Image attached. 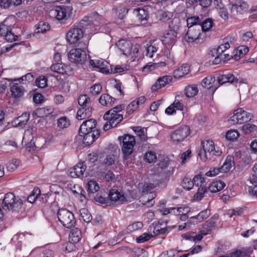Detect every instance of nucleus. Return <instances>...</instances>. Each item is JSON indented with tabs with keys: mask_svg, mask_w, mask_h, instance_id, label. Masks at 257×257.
<instances>
[{
	"mask_svg": "<svg viewBox=\"0 0 257 257\" xmlns=\"http://www.w3.org/2000/svg\"><path fill=\"white\" fill-rule=\"evenodd\" d=\"M202 149L198 155L203 162L213 159L214 156H220L222 151L218 147H215L212 140H205L202 142Z\"/></svg>",
	"mask_w": 257,
	"mask_h": 257,
	"instance_id": "obj_1",
	"label": "nucleus"
},
{
	"mask_svg": "<svg viewBox=\"0 0 257 257\" xmlns=\"http://www.w3.org/2000/svg\"><path fill=\"white\" fill-rule=\"evenodd\" d=\"M23 205L22 200L17 198L13 193L5 194L2 203L3 209L5 211H18Z\"/></svg>",
	"mask_w": 257,
	"mask_h": 257,
	"instance_id": "obj_2",
	"label": "nucleus"
},
{
	"mask_svg": "<svg viewBox=\"0 0 257 257\" xmlns=\"http://www.w3.org/2000/svg\"><path fill=\"white\" fill-rule=\"evenodd\" d=\"M59 221L66 228H70L74 226L76 220L73 213L66 209H59L57 213Z\"/></svg>",
	"mask_w": 257,
	"mask_h": 257,
	"instance_id": "obj_3",
	"label": "nucleus"
},
{
	"mask_svg": "<svg viewBox=\"0 0 257 257\" xmlns=\"http://www.w3.org/2000/svg\"><path fill=\"white\" fill-rule=\"evenodd\" d=\"M119 141L122 142L121 150L123 154V159L126 160L128 156L131 155L134 149V146L136 143L135 137L129 135L118 137Z\"/></svg>",
	"mask_w": 257,
	"mask_h": 257,
	"instance_id": "obj_4",
	"label": "nucleus"
},
{
	"mask_svg": "<svg viewBox=\"0 0 257 257\" xmlns=\"http://www.w3.org/2000/svg\"><path fill=\"white\" fill-rule=\"evenodd\" d=\"M104 120H107L103 126V130L107 131L111 128L116 127L117 124L123 119L122 114L110 112L109 114L106 111L103 115Z\"/></svg>",
	"mask_w": 257,
	"mask_h": 257,
	"instance_id": "obj_5",
	"label": "nucleus"
},
{
	"mask_svg": "<svg viewBox=\"0 0 257 257\" xmlns=\"http://www.w3.org/2000/svg\"><path fill=\"white\" fill-rule=\"evenodd\" d=\"M252 117L251 113L239 108L234 111V114L230 117V121L233 124H241L249 121Z\"/></svg>",
	"mask_w": 257,
	"mask_h": 257,
	"instance_id": "obj_6",
	"label": "nucleus"
},
{
	"mask_svg": "<svg viewBox=\"0 0 257 257\" xmlns=\"http://www.w3.org/2000/svg\"><path fill=\"white\" fill-rule=\"evenodd\" d=\"M69 60L74 63L82 64L86 59V53L79 48L72 49L68 54Z\"/></svg>",
	"mask_w": 257,
	"mask_h": 257,
	"instance_id": "obj_7",
	"label": "nucleus"
},
{
	"mask_svg": "<svg viewBox=\"0 0 257 257\" xmlns=\"http://www.w3.org/2000/svg\"><path fill=\"white\" fill-rule=\"evenodd\" d=\"M83 31L80 28L74 27L67 33L66 38L69 44H75L83 36Z\"/></svg>",
	"mask_w": 257,
	"mask_h": 257,
	"instance_id": "obj_8",
	"label": "nucleus"
},
{
	"mask_svg": "<svg viewBox=\"0 0 257 257\" xmlns=\"http://www.w3.org/2000/svg\"><path fill=\"white\" fill-rule=\"evenodd\" d=\"M189 134V128L186 125L181 126L171 134V139L174 142L183 141Z\"/></svg>",
	"mask_w": 257,
	"mask_h": 257,
	"instance_id": "obj_9",
	"label": "nucleus"
},
{
	"mask_svg": "<svg viewBox=\"0 0 257 257\" xmlns=\"http://www.w3.org/2000/svg\"><path fill=\"white\" fill-rule=\"evenodd\" d=\"M178 28L177 26L172 27L171 25H169V30L162 37V41L164 44L172 45L176 42L177 35V30Z\"/></svg>",
	"mask_w": 257,
	"mask_h": 257,
	"instance_id": "obj_10",
	"label": "nucleus"
},
{
	"mask_svg": "<svg viewBox=\"0 0 257 257\" xmlns=\"http://www.w3.org/2000/svg\"><path fill=\"white\" fill-rule=\"evenodd\" d=\"M200 26L197 27L188 28L185 36V40L188 43H193L199 38L201 30Z\"/></svg>",
	"mask_w": 257,
	"mask_h": 257,
	"instance_id": "obj_11",
	"label": "nucleus"
},
{
	"mask_svg": "<svg viewBox=\"0 0 257 257\" xmlns=\"http://www.w3.org/2000/svg\"><path fill=\"white\" fill-rule=\"evenodd\" d=\"M90 65L94 68L99 69V71L105 74L109 73V64L103 59L90 60Z\"/></svg>",
	"mask_w": 257,
	"mask_h": 257,
	"instance_id": "obj_12",
	"label": "nucleus"
},
{
	"mask_svg": "<svg viewBox=\"0 0 257 257\" xmlns=\"http://www.w3.org/2000/svg\"><path fill=\"white\" fill-rule=\"evenodd\" d=\"M96 125V120L93 119H90L84 121L80 127L79 134L93 132V130H96L95 129Z\"/></svg>",
	"mask_w": 257,
	"mask_h": 257,
	"instance_id": "obj_13",
	"label": "nucleus"
},
{
	"mask_svg": "<svg viewBox=\"0 0 257 257\" xmlns=\"http://www.w3.org/2000/svg\"><path fill=\"white\" fill-rule=\"evenodd\" d=\"M217 81L219 85H223L227 83L235 84L241 82V80L235 77L231 73L224 74L219 76L217 78Z\"/></svg>",
	"mask_w": 257,
	"mask_h": 257,
	"instance_id": "obj_14",
	"label": "nucleus"
},
{
	"mask_svg": "<svg viewBox=\"0 0 257 257\" xmlns=\"http://www.w3.org/2000/svg\"><path fill=\"white\" fill-rule=\"evenodd\" d=\"M80 136L83 137V143L89 146L92 144L95 139H97L100 135L99 130H93V132H89L86 134H79Z\"/></svg>",
	"mask_w": 257,
	"mask_h": 257,
	"instance_id": "obj_15",
	"label": "nucleus"
},
{
	"mask_svg": "<svg viewBox=\"0 0 257 257\" xmlns=\"http://www.w3.org/2000/svg\"><path fill=\"white\" fill-rule=\"evenodd\" d=\"M217 219L218 216L214 215L202 224V229L200 230L201 234H202V237L207 234L210 231L214 228L215 225L214 220Z\"/></svg>",
	"mask_w": 257,
	"mask_h": 257,
	"instance_id": "obj_16",
	"label": "nucleus"
},
{
	"mask_svg": "<svg viewBox=\"0 0 257 257\" xmlns=\"http://www.w3.org/2000/svg\"><path fill=\"white\" fill-rule=\"evenodd\" d=\"M86 170V167L83 163H79L71 168L69 175L72 178H76L82 176Z\"/></svg>",
	"mask_w": 257,
	"mask_h": 257,
	"instance_id": "obj_17",
	"label": "nucleus"
},
{
	"mask_svg": "<svg viewBox=\"0 0 257 257\" xmlns=\"http://www.w3.org/2000/svg\"><path fill=\"white\" fill-rule=\"evenodd\" d=\"M108 196L111 201L117 202L118 203H123L126 201L124 194L115 189H111L109 191Z\"/></svg>",
	"mask_w": 257,
	"mask_h": 257,
	"instance_id": "obj_18",
	"label": "nucleus"
},
{
	"mask_svg": "<svg viewBox=\"0 0 257 257\" xmlns=\"http://www.w3.org/2000/svg\"><path fill=\"white\" fill-rule=\"evenodd\" d=\"M70 11V9L68 7H58L56 10L55 11L56 18L59 21L67 19V17H69V13Z\"/></svg>",
	"mask_w": 257,
	"mask_h": 257,
	"instance_id": "obj_19",
	"label": "nucleus"
},
{
	"mask_svg": "<svg viewBox=\"0 0 257 257\" xmlns=\"http://www.w3.org/2000/svg\"><path fill=\"white\" fill-rule=\"evenodd\" d=\"M50 68L52 71L62 74H67L70 71V67L69 66L60 63L52 65Z\"/></svg>",
	"mask_w": 257,
	"mask_h": 257,
	"instance_id": "obj_20",
	"label": "nucleus"
},
{
	"mask_svg": "<svg viewBox=\"0 0 257 257\" xmlns=\"http://www.w3.org/2000/svg\"><path fill=\"white\" fill-rule=\"evenodd\" d=\"M116 99L112 97L107 93L102 94L99 98V102L106 107H111L115 103Z\"/></svg>",
	"mask_w": 257,
	"mask_h": 257,
	"instance_id": "obj_21",
	"label": "nucleus"
},
{
	"mask_svg": "<svg viewBox=\"0 0 257 257\" xmlns=\"http://www.w3.org/2000/svg\"><path fill=\"white\" fill-rule=\"evenodd\" d=\"M172 81L171 76H165L159 78L154 85L152 86V91H156L158 89L164 87L167 83Z\"/></svg>",
	"mask_w": 257,
	"mask_h": 257,
	"instance_id": "obj_22",
	"label": "nucleus"
},
{
	"mask_svg": "<svg viewBox=\"0 0 257 257\" xmlns=\"http://www.w3.org/2000/svg\"><path fill=\"white\" fill-rule=\"evenodd\" d=\"M92 113V108L90 107H86L85 106L82 107L79 109L76 115V118L78 120H82L86 117H89L91 116Z\"/></svg>",
	"mask_w": 257,
	"mask_h": 257,
	"instance_id": "obj_23",
	"label": "nucleus"
},
{
	"mask_svg": "<svg viewBox=\"0 0 257 257\" xmlns=\"http://www.w3.org/2000/svg\"><path fill=\"white\" fill-rule=\"evenodd\" d=\"M117 45L119 47V49L123 55L126 56L132 55V51L131 50V43L130 42L125 40H121L118 41Z\"/></svg>",
	"mask_w": 257,
	"mask_h": 257,
	"instance_id": "obj_24",
	"label": "nucleus"
},
{
	"mask_svg": "<svg viewBox=\"0 0 257 257\" xmlns=\"http://www.w3.org/2000/svg\"><path fill=\"white\" fill-rule=\"evenodd\" d=\"M234 165V158L231 156H228L221 167H220L221 173L228 172Z\"/></svg>",
	"mask_w": 257,
	"mask_h": 257,
	"instance_id": "obj_25",
	"label": "nucleus"
},
{
	"mask_svg": "<svg viewBox=\"0 0 257 257\" xmlns=\"http://www.w3.org/2000/svg\"><path fill=\"white\" fill-rule=\"evenodd\" d=\"M225 186L224 182L218 180L212 182L208 187V190L211 192L215 193L223 189Z\"/></svg>",
	"mask_w": 257,
	"mask_h": 257,
	"instance_id": "obj_26",
	"label": "nucleus"
},
{
	"mask_svg": "<svg viewBox=\"0 0 257 257\" xmlns=\"http://www.w3.org/2000/svg\"><path fill=\"white\" fill-rule=\"evenodd\" d=\"M24 88L18 83H14L11 88L12 96L15 98L22 97L24 93Z\"/></svg>",
	"mask_w": 257,
	"mask_h": 257,
	"instance_id": "obj_27",
	"label": "nucleus"
},
{
	"mask_svg": "<svg viewBox=\"0 0 257 257\" xmlns=\"http://www.w3.org/2000/svg\"><path fill=\"white\" fill-rule=\"evenodd\" d=\"M190 72V67L188 64H184L174 70V76L175 78H180L187 75Z\"/></svg>",
	"mask_w": 257,
	"mask_h": 257,
	"instance_id": "obj_28",
	"label": "nucleus"
},
{
	"mask_svg": "<svg viewBox=\"0 0 257 257\" xmlns=\"http://www.w3.org/2000/svg\"><path fill=\"white\" fill-rule=\"evenodd\" d=\"M134 15L141 22L146 21L149 17L148 12L144 9L138 8L133 12Z\"/></svg>",
	"mask_w": 257,
	"mask_h": 257,
	"instance_id": "obj_29",
	"label": "nucleus"
},
{
	"mask_svg": "<svg viewBox=\"0 0 257 257\" xmlns=\"http://www.w3.org/2000/svg\"><path fill=\"white\" fill-rule=\"evenodd\" d=\"M81 238V232L77 228L73 229L69 234V241L72 243L78 242Z\"/></svg>",
	"mask_w": 257,
	"mask_h": 257,
	"instance_id": "obj_30",
	"label": "nucleus"
},
{
	"mask_svg": "<svg viewBox=\"0 0 257 257\" xmlns=\"http://www.w3.org/2000/svg\"><path fill=\"white\" fill-rule=\"evenodd\" d=\"M12 25L8 19H5L0 24V36L4 37L10 31L12 30Z\"/></svg>",
	"mask_w": 257,
	"mask_h": 257,
	"instance_id": "obj_31",
	"label": "nucleus"
},
{
	"mask_svg": "<svg viewBox=\"0 0 257 257\" xmlns=\"http://www.w3.org/2000/svg\"><path fill=\"white\" fill-rule=\"evenodd\" d=\"M248 8V4L247 3L243 2H240L239 4H233L231 8V12L232 13L241 14L244 10Z\"/></svg>",
	"mask_w": 257,
	"mask_h": 257,
	"instance_id": "obj_32",
	"label": "nucleus"
},
{
	"mask_svg": "<svg viewBox=\"0 0 257 257\" xmlns=\"http://www.w3.org/2000/svg\"><path fill=\"white\" fill-rule=\"evenodd\" d=\"M182 236L185 239L193 240L195 242L200 241L203 238L202 234H201V233L197 234L196 232L192 231L183 234Z\"/></svg>",
	"mask_w": 257,
	"mask_h": 257,
	"instance_id": "obj_33",
	"label": "nucleus"
},
{
	"mask_svg": "<svg viewBox=\"0 0 257 257\" xmlns=\"http://www.w3.org/2000/svg\"><path fill=\"white\" fill-rule=\"evenodd\" d=\"M202 19L201 18L197 16L188 18L187 19L188 27H197L198 26H200L202 23Z\"/></svg>",
	"mask_w": 257,
	"mask_h": 257,
	"instance_id": "obj_34",
	"label": "nucleus"
},
{
	"mask_svg": "<svg viewBox=\"0 0 257 257\" xmlns=\"http://www.w3.org/2000/svg\"><path fill=\"white\" fill-rule=\"evenodd\" d=\"M86 188L89 195H91L97 192L100 189L98 184L93 180H91L87 183Z\"/></svg>",
	"mask_w": 257,
	"mask_h": 257,
	"instance_id": "obj_35",
	"label": "nucleus"
},
{
	"mask_svg": "<svg viewBox=\"0 0 257 257\" xmlns=\"http://www.w3.org/2000/svg\"><path fill=\"white\" fill-rule=\"evenodd\" d=\"M50 26L47 22L40 21L36 26L35 33L36 34L44 33L50 30Z\"/></svg>",
	"mask_w": 257,
	"mask_h": 257,
	"instance_id": "obj_36",
	"label": "nucleus"
},
{
	"mask_svg": "<svg viewBox=\"0 0 257 257\" xmlns=\"http://www.w3.org/2000/svg\"><path fill=\"white\" fill-rule=\"evenodd\" d=\"M198 92V88L195 84L189 85L185 89V94L188 97H193L197 95Z\"/></svg>",
	"mask_w": 257,
	"mask_h": 257,
	"instance_id": "obj_37",
	"label": "nucleus"
},
{
	"mask_svg": "<svg viewBox=\"0 0 257 257\" xmlns=\"http://www.w3.org/2000/svg\"><path fill=\"white\" fill-rule=\"evenodd\" d=\"M22 0H1L0 6L4 8H9L11 6H16L22 4Z\"/></svg>",
	"mask_w": 257,
	"mask_h": 257,
	"instance_id": "obj_38",
	"label": "nucleus"
},
{
	"mask_svg": "<svg viewBox=\"0 0 257 257\" xmlns=\"http://www.w3.org/2000/svg\"><path fill=\"white\" fill-rule=\"evenodd\" d=\"M215 82V78L212 76H208L203 79L201 84L203 87L210 89L213 87V84Z\"/></svg>",
	"mask_w": 257,
	"mask_h": 257,
	"instance_id": "obj_39",
	"label": "nucleus"
},
{
	"mask_svg": "<svg viewBox=\"0 0 257 257\" xmlns=\"http://www.w3.org/2000/svg\"><path fill=\"white\" fill-rule=\"evenodd\" d=\"M210 214V210L208 209H205L200 212L197 215L191 217L190 219L192 220L197 219L198 220V222H201L203 219L207 218L209 216Z\"/></svg>",
	"mask_w": 257,
	"mask_h": 257,
	"instance_id": "obj_40",
	"label": "nucleus"
},
{
	"mask_svg": "<svg viewBox=\"0 0 257 257\" xmlns=\"http://www.w3.org/2000/svg\"><path fill=\"white\" fill-rule=\"evenodd\" d=\"M219 56V58H215L214 59V60L213 61V64H219L220 63H221L222 62L225 63V62L230 60V58L232 57V56L230 55L229 54L226 53L225 52L223 53L222 54L220 55Z\"/></svg>",
	"mask_w": 257,
	"mask_h": 257,
	"instance_id": "obj_41",
	"label": "nucleus"
},
{
	"mask_svg": "<svg viewBox=\"0 0 257 257\" xmlns=\"http://www.w3.org/2000/svg\"><path fill=\"white\" fill-rule=\"evenodd\" d=\"M213 24L212 19H206L203 21H202V23L200 24L201 29L203 32L208 31L213 27Z\"/></svg>",
	"mask_w": 257,
	"mask_h": 257,
	"instance_id": "obj_42",
	"label": "nucleus"
},
{
	"mask_svg": "<svg viewBox=\"0 0 257 257\" xmlns=\"http://www.w3.org/2000/svg\"><path fill=\"white\" fill-rule=\"evenodd\" d=\"M144 160L149 163L155 162L157 160V156L155 153L151 151L146 152L144 156Z\"/></svg>",
	"mask_w": 257,
	"mask_h": 257,
	"instance_id": "obj_43",
	"label": "nucleus"
},
{
	"mask_svg": "<svg viewBox=\"0 0 257 257\" xmlns=\"http://www.w3.org/2000/svg\"><path fill=\"white\" fill-rule=\"evenodd\" d=\"M30 114L27 113H23L21 116H19L16 119V122L19 126H23L25 125L29 120Z\"/></svg>",
	"mask_w": 257,
	"mask_h": 257,
	"instance_id": "obj_44",
	"label": "nucleus"
},
{
	"mask_svg": "<svg viewBox=\"0 0 257 257\" xmlns=\"http://www.w3.org/2000/svg\"><path fill=\"white\" fill-rule=\"evenodd\" d=\"M80 216L86 222H89L92 219V216L88 210L85 208H82L80 210Z\"/></svg>",
	"mask_w": 257,
	"mask_h": 257,
	"instance_id": "obj_45",
	"label": "nucleus"
},
{
	"mask_svg": "<svg viewBox=\"0 0 257 257\" xmlns=\"http://www.w3.org/2000/svg\"><path fill=\"white\" fill-rule=\"evenodd\" d=\"M239 134L235 130L228 131L226 134V138L229 141H235L239 137Z\"/></svg>",
	"mask_w": 257,
	"mask_h": 257,
	"instance_id": "obj_46",
	"label": "nucleus"
},
{
	"mask_svg": "<svg viewBox=\"0 0 257 257\" xmlns=\"http://www.w3.org/2000/svg\"><path fill=\"white\" fill-rule=\"evenodd\" d=\"M102 86L99 83H96L90 88V93L92 95H98L102 90Z\"/></svg>",
	"mask_w": 257,
	"mask_h": 257,
	"instance_id": "obj_47",
	"label": "nucleus"
},
{
	"mask_svg": "<svg viewBox=\"0 0 257 257\" xmlns=\"http://www.w3.org/2000/svg\"><path fill=\"white\" fill-rule=\"evenodd\" d=\"M256 130L257 126L256 125L250 124L249 123L244 124L242 126V130L243 132L246 135H249L251 132L254 131H256Z\"/></svg>",
	"mask_w": 257,
	"mask_h": 257,
	"instance_id": "obj_48",
	"label": "nucleus"
},
{
	"mask_svg": "<svg viewBox=\"0 0 257 257\" xmlns=\"http://www.w3.org/2000/svg\"><path fill=\"white\" fill-rule=\"evenodd\" d=\"M157 49L156 47L152 45H147L146 47V56L152 58L155 53H156Z\"/></svg>",
	"mask_w": 257,
	"mask_h": 257,
	"instance_id": "obj_49",
	"label": "nucleus"
},
{
	"mask_svg": "<svg viewBox=\"0 0 257 257\" xmlns=\"http://www.w3.org/2000/svg\"><path fill=\"white\" fill-rule=\"evenodd\" d=\"M208 187L204 186L198 188L197 192L194 194V197L198 200H201L203 197V195L207 192Z\"/></svg>",
	"mask_w": 257,
	"mask_h": 257,
	"instance_id": "obj_50",
	"label": "nucleus"
},
{
	"mask_svg": "<svg viewBox=\"0 0 257 257\" xmlns=\"http://www.w3.org/2000/svg\"><path fill=\"white\" fill-rule=\"evenodd\" d=\"M90 101V98L87 95H81L78 99V104L82 107H89L87 104Z\"/></svg>",
	"mask_w": 257,
	"mask_h": 257,
	"instance_id": "obj_51",
	"label": "nucleus"
},
{
	"mask_svg": "<svg viewBox=\"0 0 257 257\" xmlns=\"http://www.w3.org/2000/svg\"><path fill=\"white\" fill-rule=\"evenodd\" d=\"M40 194V190L34 189L32 193L27 197V201L33 203L36 200H38V196Z\"/></svg>",
	"mask_w": 257,
	"mask_h": 257,
	"instance_id": "obj_52",
	"label": "nucleus"
},
{
	"mask_svg": "<svg viewBox=\"0 0 257 257\" xmlns=\"http://www.w3.org/2000/svg\"><path fill=\"white\" fill-rule=\"evenodd\" d=\"M230 257H250L249 252L245 250H237L230 254Z\"/></svg>",
	"mask_w": 257,
	"mask_h": 257,
	"instance_id": "obj_53",
	"label": "nucleus"
},
{
	"mask_svg": "<svg viewBox=\"0 0 257 257\" xmlns=\"http://www.w3.org/2000/svg\"><path fill=\"white\" fill-rule=\"evenodd\" d=\"M57 124L60 128H64L69 126L70 122L67 117L63 116L58 119Z\"/></svg>",
	"mask_w": 257,
	"mask_h": 257,
	"instance_id": "obj_54",
	"label": "nucleus"
},
{
	"mask_svg": "<svg viewBox=\"0 0 257 257\" xmlns=\"http://www.w3.org/2000/svg\"><path fill=\"white\" fill-rule=\"evenodd\" d=\"M194 186L192 180L189 178L185 177L182 182V187L187 190H191Z\"/></svg>",
	"mask_w": 257,
	"mask_h": 257,
	"instance_id": "obj_55",
	"label": "nucleus"
},
{
	"mask_svg": "<svg viewBox=\"0 0 257 257\" xmlns=\"http://www.w3.org/2000/svg\"><path fill=\"white\" fill-rule=\"evenodd\" d=\"M143 226V224L141 222H136L129 225L127 227L128 231L133 232L138 229H141Z\"/></svg>",
	"mask_w": 257,
	"mask_h": 257,
	"instance_id": "obj_56",
	"label": "nucleus"
},
{
	"mask_svg": "<svg viewBox=\"0 0 257 257\" xmlns=\"http://www.w3.org/2000/svg\"><path fill=\"white\" fill-rule=\"evenodd\" d=\"M194 185L196 186H203V183L205 182L204 178L200 175H196L192 179Z\"/></svg>",
	"mask_w": 257,
	"mask_h": 257,
	"instance_id": "obj_57",
	"label": "nucleus"
},
{
	"mask_svg": "<svg viewBox=\"0 0 257 257\" xmlns=\"http://www.w3.org/2000/svg\"><path fill=\"white\" fill-rule=\"evenodd\" d=\"M47 78L45 76H42L36 79L35 83L39 87L44 88L47 85Z\"/></svg>",
	"mask_w": 257,
	"mask_h": 257,
	"instance_id": "obj_58",
	"label": "nucleus"
},
{
	"mask_svg": "<svg viewBox=\"0 0 257 257\" xmlns=\"http://www.w3.org/2000/svg\"><path fill=\"white\" fill-rule=\"evenodd\" d=\"M152 236V234L148 233H144L137 237L136 240L138 243H143L149 240Z\"/></svg>",
	"mask_w": 257,
	"mask_h": 257,
	"instance_id": "obj_59",
	"label": "nucleus"
},
{
	"mask_svg": "<svg viewBox=\"0 0 257 257\" xmlns=\"http://www.w3.org/2000/svg\"><path fill=\"white\" fill-rule=\"evenodd\" d=\"M230 47V45L228 42L220 45L217 49L219 56L225 53L226 50Z\"/></svg>",
	"mask_w": 257,
	"mask_h": 257,
	"instance_id": "obj_60",
	"label": "nucleus"
},
{
	"mask_svg": "<svg viewBox=\"0 0 257 257\" xmlns=\"http://www.w3.org/2000/svg\"><path fill=\"white\" fill-rule=\"evenodd\" d=\"M4 37L5 38L6 40L8 42H13L16 41L18 37L15 35L12 30L10 31Z\"/></svg>",
	"mask_w": 257,
	"mask_h": 257,
	"instance_id": "obj_61",
	"label": "nucleus"
},
{
	"mask_svg": "<svg viewBox=\"0 0 257 257\" xmlns=\"http://www.w3.org/2000/svg\"><path fill=\"white\" fill-rule=\"evenodd\" d=\"M219 173H221L220 167L219 168H211L210 170L206 173V175L208 176H215L218 174Z\"/></svg>",
	"mask_w": 257,
	"mask_h": 257,
	"instance_id": "obj_62",
	"label": "nucleus"
},
{
	"mask_svg": "<svg viewBox=\"0 0 257 257\" xmlns=\"http://www.w3.org/2000/svg\"><path fill=\"white\" fill-rule=\"evenodd\" d=\"M124 105L123 104H119L118 105L110 109V110L107 111V113L109 114L110 112L111 113L113 112L114 113H118L119 112H120L122 110H123L124 108Z\"/></svg>",
	"mask_w": 257,
	"mask_h": 257,
	"instance_id": "obj_63",
	"label": "nucleus"
},
{
	"mask_svg": "<svg viewBox=\"0 0 257 257\" xmlns=\"http://www.w3.org/2000/svg\"><path fill=\"white\" fill-rule=\"evenodd\" d=\"M138 107L136 103L134 101H132L127 107V113L128 114L132 113Z\"/></svg>",
	"mask_w": 257,
	"mask_h": 257,
	"instance_id": "obj_64",
	"label": "nucleus"
}]
</instances>
